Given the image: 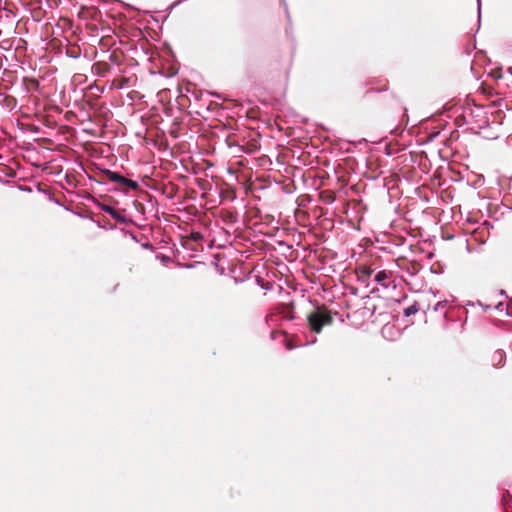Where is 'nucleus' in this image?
<instances>
[{"label": "nucleus", "mask_w": 512, "mask_h": 512, "mask_svg": "<svg viewBox=\"0 0 512 512\" xmlns=\"http://www.w3.org/2000/svg\"><path fill=\"white\" fill-rule=\"evenodd\" d=\"M97 205L102 211L108 213L118 223L129 224L132 222V220L130 218L126 217L125 215H122L119 211H117L114 207H112L110 205L100 203V202H98Z\"/></svg>", "instance_id": "obj_3"}, {"label": "nucleus", "mask_w": 512, "mask_h": 512, "mask_svg": "<svg viewBox=\"0 0 512 512\" xmlns=\"http://www.w3.org/2000/svg\"><path fill=\"white\" fill-rule=\"evenodd\" d=\"M0 97H5L4 94L0 93Z\"/></svg>", "instance_id": "obj_12"}, {"label": "nucleus", "mask_w": 512, "mask_h": 512, "mask_svg": "<svg viewBox=\"0 0 512 512\" xmlns=\"http://www.w3.org/2000/svg\"><path fill=\"white\" fill-rule=\"evenodd\" d=\"M447 305V301H439L434 306L435 311H442Z\"/></svg>", "instance_id": "obj_8"}, {"label": "nucleus", "mask_w": 512, "mask_h": 512, "mask_svg": "<svg viewBox=\"0 0 512 512\" xmlns=\"http://www.w3.org/2000/svg\"><path fill=\"white\" fill-rule=\"evenodd\" d=\"M307 320L311 330L315 333H320L324 325L332 322L331 316L322 310L309 314Z\"/></svg>", "instance_id": "obj_2"}, {"label": "nucleus", "mask_w": 512, "mask_h": 512, "mask_svg": "<svg viewBox=\"0 0 512 512\" xmlns=\"http://www.w3.org/2000/svg\"><path fill=\"white\" fill-rule=\"evenodd\" d=\"M387 329H392V327H384V328L382 329V333L384 334V333H385V331H386Z\"/></svg>", "instance_id": "obj_11"}, {"label": "nucleus", "mask_w": 512, "mask_h": 512, "mask_svg": "<svg viewBox=\"0 0 512 512\" xmlns=\"http://www.w3.org/2000/svg\"><path fill=\"white\" fill-rule=\"evenodd\" d=\"M100 175H101V179H99V180H96L92 177H89V179L94 180L98 184H101V185H105L106 180H109L111 182L119 183L131 190H137L140 187L139 183L137 181L130 180V179L124 177L123 175H121L120 173H118L116 171H112L110 169H102Z\"/></svg>", "instance_id": "obj_1"}, {"label": "nucleus", "mask_w": 512, "mask_h": 512, "mask_svg": "<svg viewBox=\"0 0 512 512\" xmlns=\"http://www.w3.org/2000/svg\"><path fill=\"white\" fill-rule=\"evenodd\" d=\"M393 277V273L387 270H380L374 276V281L382 286L383 288H389L393 283L391 278Z\"/></svg>", "instance_id": "obj_4"}, {"label": "nucleus", "mask_w": 512, "mask_h": 512, "mask_svg": "<svg viewBox=\"0 0 512 512\" xmlns=\"http://www.w3.org/2000/svg\"><path fill=\"white\" fill-rule=\"evenodd\" d=\"M505 359V353L503 350H497L492 356V364L495 367L501 366Z\"/></svg>", "instance_id": "obj_5"}, {"label": "nucleus", "mask_w": 512, "mask_h": 512, "mask_svg": "<svg viewBox=\"0 0 512 512\" xmlns=\"http://www.w3.org/2000/svg\"><path fill=\"white\" fill-rule=\"evenodd\" d=\"M477 4H478V16L480 17V11H481V2H480V0H477Z\"/></svg>", "instance_id": "obj_10"}, {"label": "nucleus", "mask_w": 512, "mask_h": 512, "mask_svg": "<svg viewBox=\"0 0 512 512\" xmlns=\"http://www.w3.org/2000/svg\"><path fill=\"white\" fill-rule=\"evenodd\" d=\"M419 307L417 303H414L404 309V315L409 317L411 315H414L418 312Z\"/></svg>", "instance_id": "obj_6"}, {"label": "nucleus", "mask_w": 512, "mask_h": 512, "mask_svg": "<svg viewBox=\"0 0 512 512\" xmlns=\"http://www.w3.org/2000/svg\"><path fill=\"white\" fill-rule=\"evenodd\" d=\"M280 1H281V3L284 5L285 10H286L287 17L289 18V12H288V8H287V4H286V2H285L284 0H280Z\"/></svg>", "instance_id": "obj_9"}, {"label": "nucleus", "mask_w": 512, "mask_h": 512, "mask_svg": "<svg viewBox=\"0 0 512 512\" xmlns=\"http://www.w3.org/2000/svg\"><path fill=\"white\" fill-rule=\"evenodd\" d=\"M190 238L196 242L203 240V235L200 232H192Z\"/></svg>", "instance_id": "obj_7"}]
</instances>
